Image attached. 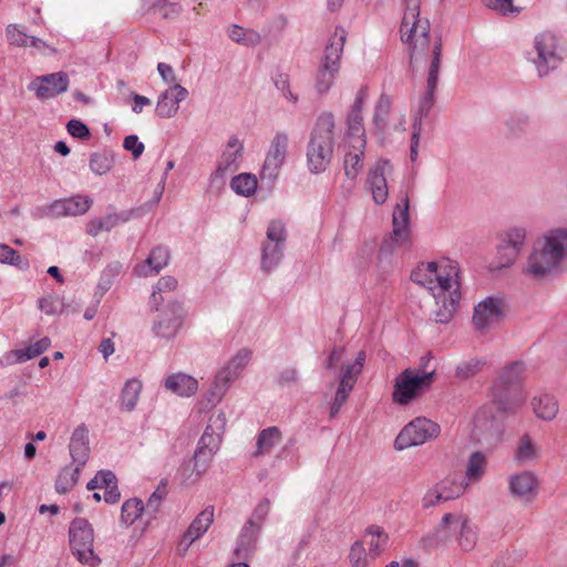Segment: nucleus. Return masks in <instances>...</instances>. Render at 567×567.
<instances>
[{"label":"nucleus","mask_w":567,"mask_h":567,"mask_svg":"<svg viewBox=\"0 0 567 567\" xmlns=\"http://www.w3.org/2000/svg\"><path fill=\"white\" fill-rule=\"evenodd\" d=\"M230 187L236 194L249 197L256 192L257 178L252 174L243 173L231 179Z\"/></svg>","instance_id":"nucleus-44"},{"label":"nucleus","mask_w":567,"mask_h":567,"mask_svg":"<svg viewBox=\"0 0 567 567\" xmlns=\"http://www.w3.org/2000/svg\"><path fill=\"white\" fill-rule=\"evenodd\" d=\"M225 426L226 416L224 413L218 412L210 415L194 455V468L198 474L206 471L208 463L219 450Z\"/></svg>","instance_id":"nucleus-10"},{"label":"nucleus","mask_w":567,"mask_h":567,"mask_svg":"<svg viewBox=\"0 0 567 567\" xmlns=\"http://www.w3.org/2000/svg\"><path fill=\"white\" fill-rule=\"evenodd\" d=\"M484 4L503 16H515L519 9L513 4V0H483Z\"/></svg>","instance_id":"nucleus-56"},{"label":"nucleus","mask_w":567,"mask_h":567,"mask_svg":"<svg viewBox=\"0 0 567 567\" xmlns=\"http://www.w3.org/2000/svg\"><path fill=\"white\" fill-rule=\"evenodd\" d=\"M348 560L351 567H369L370 558L369 551L363 545V540H355L348 554Z\"/></svg>","instance_id":"nucleus-48"},{"label":"nucleus","mask_w":567,"mask_h":567,"mask_svg":"<svg viewBox=\"0 0 567 567\" xmlns=\"http://www.w3.org/2000/svg\"><path fill=\"white\" fill-rule=\"evenodd\" d=\"M435 377V369H404L394 379L392 401L398 405L411 404L432 388Z\"/></svg>","instance_id":"nucleus-7"},{"label":"nucleus","mask_w":567,"mask_h":567,"mask_svg":"<svg viewBox=\"0 0 567 567\" xmlns=\"http://www.w3.org/2000/svg\"><path fill=\"white\" fill-rule=\"evenodd\" d=\"M368 95L369 93L367 86H361L357 92L354 102L346 116V142H357V140H365L362 110L364 103L368 100Z\"/></svg>","instance_id":"nucleus-22"},{"label":"nucleus","mask_w":567,"mask_h":567,"mask_svg":"<svg viewBox=\"0 0 567 567\" xmlns=\"http://www.w3.org/2000/svg\"><path fill=\"white\" fill-rule=\"evenodd\" d=\"M243 143L237 137L229 138L225 151L223 152L216 169L210 176L212 183L223 179L227 174L239 168V162L243 155Z\"/></svg>","instance_id":"nucleus-26"},{"label":"nucleus","mask_w":567,"mask_h":567,"mask_svg":"<svg viewBox=\"0 0 567 567\" xmlns=\"http://www.w3.org/2000/svg\"><path fill=\"white\" fill-rule=\"evenodd\" d=\"M346 40V30L337 27L326 47L323 59L316 75L315 89L320 95L327 94L334 83L340 71V60Z\"/></svg>","instance_id":"nucleus-8"},{"label":"nucleus","mask_w":567,"mask_h":567,"mask_svg":"<svg viewBox=\"0 0 567 567\" xmlns=\"http://www.w3.org/2000/svg\"><path fill=\"white\" fill-rule=\"evenodd\" d=\"M169 254L164 247H155L147 259L135 267V272L141 277L158 274L168 262Z\"/></svg>","instance_id":"nucleus-35"},{"label":"nucleus","mask_w":567,"mask_h":567,"mask_svg":"<svg viewBox=\"0 0 567 567\" xmlns=\"http://www.w3.org/2000/svg\"><path fill=\"white\" fill-rule=\"evenodd\" d=\"M287 230L279 220H272L267 228L266 240L261 246V270L266 274L274 271L284 257Z\"/></svg>","instance_id":"nucleus-14"},{"label":"nucleus","mask_w":567,"mask_h":567,"mask_svg":"<svg viewBox=\"0 0 567 567\" xmlns=\"http://www.w3.org/2000/svg\"><path fill=\"white\" fill-rule=\"evenodd\" d=\"M120 270H121V265L118 262L109 265L102 274L99 287L104 290H107L110 288V286L112 285L113 278L118 275Z\"/></svg>","instance_id":"nucleus-63"},{"label":"nucleus","mask_w":567,"mask_h":567,"mask_svg":"<svg viewBox=\"0 0 567 567\" xmlns=\"http://www.w3.org/2000/svg\"><path fill=\"white\" fill-rule=\"evenodd\" d=\"M66 130L68 133L75 138L87 140L91 136L87 125L80 120H70L66 124Z\"/></svg>","instance_id":"nucleus-60"},{"label":"nucleus","mask_w":567,"mask_h":567,"mask_svg":"<svg viewBox=\"0 0 567 567\" xmlns=\"http://www.w3.org/2000/svg\"><path fill=\"white\" fill-rule=\"evenodd\" d=\"M251 357V350L241 348L217 371L206 394L210 404H217L223 400L231 384L240 378Z\"/></svg>","instance_id":"nucleus-9"},{"label":"nucleus","mask_w":567,"mask_h":567,"mask_svg":"<svg viewBox=\"0 0 567 567\" xmlns=\"http://www.w3.org/2000/svg\"><path fill=\"white\" fill-rule=\"evenodd\" d=\"M543 455V449L535 437L528 433L519 434L513 447V461L518 466L537 463Z\"/></svg>","instance_id":"nucleus-24"},{"label":"nucleus","mask_w":567,"mask_h":567,"mask_svg":"<svg viewBox=\"0 0 567 567\" xmlns=\"http://www.w3.org/2000/svg\"><path fill=\"white\" fill-rule=\"evenodd\" d=\"M391 107V99L390 96L382 94L378 101L375 106L374 122L377 125H380L384 122L389 111Z\"/></svg>","instance_id":"nucleus-62"},{"label":"nucleus","mask_w":567,"mask_h":567,"mask_svg":"<svg viewBox=\"0 0 567 567\" xmlns=\"http://www.w3.org/2000/svg\"><path fill=\"white\" fill-rule=\"evenodd\" d=\"M392 237L396 246H403L410 243V202L406 193H402L400 200L394 206L392 213Z\"/></svg>","instance_id":"nucleus-23"},{"label":"nucleus","mask_w":567,"mask_h":567,"mask_svg":"<svg viewBox=\"0 0 567 567\" xmlns=\"http://www.w3.org/2000/svg\"><path fill=\"white\" fill-rule=\"evenodd\" d=\"M430 22L420 18V6L405 7L400 28L401 39L409 45L410 63L413 69L432 60V49L440 44V63H442V41L429 38Z\"/></svg>","instance_id":"nucleus-4"},{"label":"nucleus","mask_w":567,"mask_h":567,"mask_svg":"<svg viewBox=\"0 0 567 567\" xmlns=\"http://www.w3.org/2000/svg\"><path fill=\"white\" fill-rule=\"evenodd\" d=\"M275 86L289 103H298L299 96L291 90L290 82L287 75L279 74L275 79Z\"/></svg>","instance_id":"nucleus-57"},{"label":"nucleus","mask_w":567,"mask_h":567,"mask_svg":"<svg viewBox=\"0 0 567 567\" xmlns=\"http://www.w3.org/2000/svg\"><path fill=\"white\" fill-rule=\"evenodd\" d=\"M508 488L514 497L529 502L537 495L538 478L534 472L524 470L509 476Z\"/></svg>","instance_id":"nucleus-28"},{"label":"nucleus","mask_w":567,"mask_h":567,"mask_svg":"<svg viewBox=\"0 0 567 567\" xmlns=\"http://www.w3.org/2000/svg\"><path fill=\"white\" fill-rule=\"evenodd\" d=\"M470 518L463 513H446L441 518L432 534L422 538L425 547H433L446 542L452 536L458 535Z\"/></svg>","instance_id":"nucleus-20"},{"label":"nucleus","mask_w":567,"mask_h":567,"mask_svg":"<svg viewBox=\"0 0 567 567\" xmlns=\"http://www.w3.org/2000/svg\"><path fill=\"white\" fill-rule=\"evenodd\" d=\"M367 140H357V142H346V153L343 158V169L347 178L355 181L364 166V150Z\"/></svg>","instance_id":"nucleus-30"},{"label":"nucleus","mask_w":567,"mask_h":567,"mask_svg":"<svg viewBox=\"0 0 567 567\" xmlns=\"http://www.w3.org/2000/svg\"><path fill=\"white\" fill-rule=\"evenodd\" d=\"M525 58L539 78H546L566 61L567 41L556 31L543 30L534 35Z\"/></svg>","instance_id":"nucleus-5"},{"label":"nucleus","mask_w":567,"mask_h":567,"mask_svg":"<svg viewBox=\"0 0 567 567\" xmlns=\"http://www.w3.org/2000/svg\"><path fill=\"white\" fill-rule=\"evenodd\" d=\"M533 411L537 417L551 421L558 413V402L549 394H540L532 400Z\"/></svg>","instance_id":"nucleus-42"},{"label":"nucleus","mask_w":567,"mask_h":567,"mask_svg":"<svg viewBox=\"0 0 567 567\" xmlns=\"http://www.w3.org/2000/svg\"><path fill=\"white\" fill-rule=\"evenodd\" d=\"M411 279L424 287L435 299L436 322H450L461 300L458 264L447 258L421 262L412 271Z\"/></svg>","instance_id":"nucleus-1"},{"label":"nucleus","mask_w":567,"mask_h":567,"mask_svg":"<svg viewBox=\"0 0 567 567\" xmlns=\"http://www.w3.org/2000/svg\"><path fill=\"white\" fill-rule=\"evenodd\" d=\"M504 317V302L497 297H486L474 308L473 324L480 332L487 331Z\"/></svg>","instance_id":"nucleus-21"},{"label":"nucleus","mask_w":567,"mask_h":567,"mask_svg":"<svg viewBox=\"0 0 567 567\" xmlns=\"http://www.w3.org/2000/svg\"><path fill=\"white\" fill-rule=\"evenodd\" d=\"M143 390V383L141 380L133 378L125 382L121 395H120V408L125 412H132L136 409L140 401V396Z\"/></svg>","instance_id":"nucleus-39"},{"label":"nucleus","mask_w":567,"mask_h":567,"mask_svg":"<svg viewBox=\"0 0 567 567\" xmlns=\"http://www.w3.org/2000/svg\"><path fill=\"white\" fill-rule=\"evenodd\" d=\"M145 509L143 502L138 498H131L123 503L121 509V523L128 527L142 515Z\"/></svg>","instance_id":"nucleus-45"},{"label":"nucleus","mask_w":567,"mask_h":567,"mask_svg":"<svg viewBox=\"0 0 567 567\" xmlns=\"http://www.w3.org/2000/svg\"><path fill=\"white\" fill-rule=\"evenodd\" d=\"M269 507H270V504H269L268 499L261 501L254 509V512H252L250 518L247 520V523L261 529L262 523L269 513Z\"/></svg>","instance_id":"nucleus-59"},{"label":"nucleus","mask_w":567,"mask_h":567,"mask_svg":"<svg viewBox=\"0 0 567 567\" xmlns=\"http://www.w3.org/2000/svg\"><path fill=\"white\" fill-rule=\"evenodd\" d=\"M92 204L93 200L89 196L75 195L54 200L49 206V213L54 217L79 216L85 214Z\"/></svg>","instance_id":"nucleus-31"},{"label":"nucleus","mask_w":567,"mask_h":567,"mask_svg":"<svg viewBox=\"0 0 567 567\" xmlns=\"http://www.w3.org/2000/svg\"><path fill=\"white\" fill-rule=\"evenodd\" d=\"M440 63V44H436L432 49V60L430 61L427 68V76H426V92L420 100L419 105V114L420 117L426 115L434 103V92L437 86L439 73L441 69Z\"/></svg>","instance_id":"nucleus-29"},{"label":"nucleus","mask_w":567,"mask_h":567,"mask_svg":"<svg viewBox=\"0 0 567 567\" xmlns=\"http://www.w3.org/2000/svg\"><path fill=\"white\" fill-rule=\"evenodd\" d=\"M0 262L14 266L21 270H25L29 267V261L6 244H0Z\"/></svg>","instance_id":"nucleus-52"},{"label":"nucleus","mask_w":567,"mask_h":567,"mask_svg":"<svg viewBox=\"0 0 567 567\" xmlns=\"http://www.w3.org/2000/svg\"><path fill=\"white\" fill-rule=\"evenodd\" d=\"M527 241V229L523 226H512L499 235L497 246L498 267L512 266L518 258Z\"/></svg>","instance_id":"nucleus-17"},{"label":"nucleus","mask_w":567,"mask_h":567,"mask_svg":"<svg viewBox=\"0 0 567 567\" xmlns=\"http://www.w3.org/2000/svg\"><path fill=\"white\" fill-rule=\"evenodd\" d=\"M176 287H177V280L174 277H171V276L162 277L157 281L155 289L153 291V295L151 297V301H150L151 306H161L162 303H164L166 301V299L163 296V293L171 292V291L175 290Z\"/></svg>","instance_id":"nucleus-49"},{"label":"nucleus","mask_w":567,"mask_h":567,"mask_svg":"<svg viewBox=\"0 0 567 567\" xmlns=\"http://www.w3.org/2000/svg\"><path fill=\"white\" fill-rule=\"evenodd\" d=\"M228 37L231 41L245 47H256L261 42V35L257 31L245 29L238 24L229 27Z\"/></svg>","instance_id":"nucleus-43"},{"label":"nucleus","mask_w":567,"mask_h":567,"mask_svg":"<svg viewBox=\"0 0 567 567\" xmlns=\"http://www.w3.org/2000/svg\"><path fill=\"white\" fill-rule=\"evenodd\" d=\"M70 84L65 72H55L35 76L28 85L38 100L47 101L56 97L68 91Z\"/></svg>","instance_id":"nucleus-19"},{"label":"nucleus","mask_w":567,"mask_h":567,"mask_svg":"<svg viewBox=\"0 0 567 567\" xmlns=\"http://www.w3.org/2000/svg\"><path fill=\"white\" fill-rule=\"evenodd\" d=\"M525 372V364L520 361L505 365L491 388V403L478 409L474 416V425L481 431L493 427L496 414L514 413L520 408L526 395L519 388Z\"/></svg>","instance_id":"nucleus-2"},{"label":"nucleus","mask_w":567,"mask_h":567,"mask_svg":"<svg viewBox=\"0 0 567 567\" xmlns=\"http://www.w3.org/2000/svg\"><path fill=\"white\" fill-rule=\"evenodd\" d=\"M260 532L261 529L246 522L239 533L235 548V553L238 558L246 559L251 556L256 549Z\"/></svg>","instance_id":"nucleus-36"},{"label":"nucleus","mask_w":567,"mask_h":567,"mask_svg":"<svg viewBox=\"0 0 567 567\" xmlns=\"http://www.w3.org/2000/svg\"><path fill=\"white\" fill-rule=\"evenodd\" d=\"M288 145V134L285 132L276 133L270 142L260 171V181L262 184L266 183L270 187L278 178L279 172L286 162Z\"/></svg>","instance_id":"nucleus-16"},{"label":"nucleus","mask_w":567,"mask_h":567,"mask_svg":"<svg viewBox=\"0 0 567 567\" xmlns=\"http://www.w3.org/2000/svg\"><path fill=\"white\" fill-rule=\"evenodd\" d=\"M51 346V340L49 338H42L38 340L37 342L30 344L24 350H14L7 353V361L8 363H16V362H24L27 360H30L32 358H35L40 354H42L44 351L49 349Z\"/></svg>","instance_id":"nucleus-41"},{"label":"nucleus","mask_w":567,"mask_h":567,"mask_svg":"<svg viewBox=\"0 0 567 567\" xmlns=\"http://www.w3.org/2000/svg\"><path fill=\"white\" fill-rule=\"evenodd\" d=\"M166 495H167V482L161 481L157 488L150 496V498L146 503L145 509L153 514L157 513L161 507V504H162L163 499L166 497Z\"/></svg>","instance_id":"nucleus-55"},{"label":"nucleus","mask_w":567,"mask_h":567,"mask_svg":"<svg viewBox=\"0 0 567 567\" xmlns=\"http://www.w3.org/2000/svg\"><path fill=\"white\" fill-rule=\"evenodd\" d=\"M157 312L152 321L153 336L161 340H172L183 327L186 311L183 302L168 300L164 307L151 306Z\"/></svg>","instance_id":"nucleus-11"},{"label":"nucleus","mask_w":567,"mask_h":567,"mask_svg":"<svg viewBox=\"0 0 567 567\" xmlns=\"http://www.w3.org/2000/svg\"><path fill=\"white\" fill-rule=\"evenodd\" d=\"M163 385L167 391L178 395L189 398L198 390V381L184 372H176L167 375Z\"/></svg>","instance_id":"nucleus-34"},{"label":"nucleus","mask_w":567,"mask_h":567,"mask_svg":"<svg viewBox=\"0 0 567 567\" xmlns=\"http://www.w3.org/2000/svg\"><path fill=\"white\" fill-rule=\"evenodd\" d=\"M282 441V433L277 426H269L260 431L256 437V449L252 457L268 455Z\"/></svg>","instance_id":"nucleus-37"},{"label":"nucleus","mask_w":567,"mask_h":567,"mask_svg":"<svg viewBox=\"0 0 567 567\" xmlns=\"http://www.w3.org/2000/svg\"><path fill=\"white\" fill-rule=\"evenodd\" d=\"M130 219V213L109 214L101 218H93L86 225V233L93 237L101 231H110L117 225L126 223Z\"/></svg>","instance_id":"nucleus-40"},{"label":"nucleus","mask_w":567,"mask_h":567,"mask_svg":"<svg viewBox=\"0 0 567 567\" xmlns=\"http://www.w3.org/2000/svg\"><path fill=\"white\" fill-rule=\"evenodd\" d=\"M188 96L186 87L179 83L168 86L164 92L158 95L155 112L161 118L174 117L178 110L179 103Z\"/></svg>","instance_id":"nucleus-25"},{"label":"nucleus","mask_w":567,"mask_h":567,"mask_svg":"<svg viewBox=\"0 0 567 567\" xmlns=\"http://www.w3.org/2000/svg\"><path fill=\"white\" fill-rule=\"evenodd\" d=\"M567 264V227L546 229L534 243L523 274L542 280L561 272Z\"/></svg>","instance_id":"nucleus-3"},{"label":"nucleus","mask_w":567,"mask_h":567,"mask_svg":"<svg viewBox=\"0 0 567 567\" xmlns=\"http://www.w3.org/2000/svg\"><path fill=\"white\" fill-rule=\"evenodd\" d=\"M480 368H481L480 361L472 359V360L460 363L456 367L455 373H456L457 378L465 380V379H468V378L475 375L480 371Z\"/></svg>","instance_id":"nucleus-61"},{"label":"nucleus","mask_w":567,"mask_h":567,"mask_svg":"<svg viewBox=\"0 0 567 567\" xmlns=\"http://www.w3.org/2000/svg\"><path fill=\"white\" fill-rule=\"evenodd\" d=\"M487 471V457L482 452H474L468 456L465 467V486L482 481Z\"/></svg>","instance_id":"nucleus-38"},{"label":"nucleus","mask_w":567,"mask_h":567,"mask_svg":"<svg viewBox=\"0 0 567 567\" xmlns=\"http://www.w3.org/2000/svg\"><path fill=\"white\" fill-rule=\"evenodd\" d=\"M69 449L70 455L76 466H84L90 455L89 430L84 424L74 429L71 435Z\"/></svg>","instance_id":"nucleus-32"},{"label":"nucleus","mask_w":567,"mask_h":567,"mask_svg":"<svg viewBox=\"0 0 567 567\" xmlns=\"http://www.w3.org/2000/svg\"><path fill=\"white\" fill-rule=\"evenodd\" d=\"M435 486L442 493L445 501L458 498L466 488L465 483L458 482L455 477H445Z\"/></svg>","instance_id":"nucleus-47"},{"label":"nucleus","mask_w":567,"mask_h":567,"mask_svg":"<svg viewBox=\"0 0 567 567\" xmlns=\"http://www.w3.org/2000/svg\"><path fill=\"white\" fill-rule=\"evenodd\" d=\"M214 522V507L204 508L189 524L178 544V550L184 555L190 545L199 539Z\"/></svg>","instance_id":"nucleus-27"},{"label":"nucleus","mask_w":567,"mask_h":567,"mask_svg":"<svg viewBox=\"0 0 567 567\" xmlns=\"http://www.w3.org/2000/svg\"><path fill=\"white\" fill-rule=\"evenodd\" d=\"M530 124V117L523 113L513 115L507 122V126L514 135L527 132Z\"/></svg>","instance_id":"nucleus-58"},{"label":"nucleus","mask_w":567,"mask_h":567,"mask_svg":"<svg viewBox=\"0 0 567 567\" xmlns=\"http://www.w3.org/2000/svg\"><path fill=\"white\" fill-rule=\"evenodd\" d=\"M393 173V166L386 159L377 161L367 174L365 188L370 192L375 205H383L389 197L388 178Z\"/></svg>","instance_id":"nucleus-18"},{"label":"nucleus","mask_w":567,"mask_h":567,"mask_svg":"<svg viewBox=\"0 0 567 567\" xmlns=\"http://www.w3.org/2000/svg\"><path fill=\"white\" fill-rule=\"evenodd\" d=\"M70 546L78 560L90 567L100 565L101 559L93 550L94 532L85 518L72 520L69 529Z\"/></svg>","instance_id":"nucleus-12"},{"label":"nucleus","mask_w":567,"mask_h":567,"mask_svg":"<svg viewBox=\"0 0 567 567\" xmlns=\"http://www.w3.org/2000/svg\"><path fill=\"white\" fill-rule=\"evenodd\" d=\"M367 360L364 351H359L353 362L343 365L338 375V386L334 398L330 403V417H336L342 405L347 402L349 394L354 388L359 375L363 370Z\"/></svg>","instance_id":"nucleus-15"},{"label":"nucleus","mask_w":567,"mask_h":567,"mask_svg":"<svg viewBox=\"0 0 567 567\" xmlns=\"http://www.w3.org/2000/svg\"><path fill=\"white\" fill-rule=\"evenodd\" d=\"M458 546L463 551H471L474 549L477 542V533L471 524V520L466 523L457 535Z\"/></svg>","instance_id":"nucleus-54"},{"label":"nucleus","mask_w":567,"mask_h":567,"mask_svg":"<svg viewBox=\"0 0 567 567\" xmlns=\"http://www.w3.org/2000/svg\"><path fill=\"white\" fill-rule=\"evenodd\" d=\"M81 467L75 466L74 468L66 466L62 468L55 481V489L60 494L70 492L79 481V473Z\"/></svg>","instance_id":"nucleus-46"},{"label":"nucleus","mask_w":567,"mask_h":567,"mask_svg":"<svg viewBox=\"0 0 567 567\" xmlns=\"http://www.w3.org/2000/svg\"><path fill=\"white\" fill-rule=\"evenodd\" d=\"M151 7L154 12L159 13L164 19H175L182 12V6L173 0H152Z\"/></svg>","instance_id":"nucleus-51"},{"label":"nucleus","mask_w":567,"mask_h":567,"mask_svg":"<svg viewBox=\"0 0 567 567\" xmlns=\"http://www.w3.org/2000/svg\"><path fill=\"white\" fill-rule=\"evenodd\" d=\"M336 118L332 112H321L310 133L307 145V166L311 174L323 173L330 165L334 152Z\"/></svg>","instance_id":"nucleus-6"},{"label":"nucleus","mask_w":567,"mask_h":567,"mask_svg":"<svg viewBox=\"0 0 567 567\" xmlns=\"http://www.w3.org/2000/svg\"><path fill=\"white\" fill-rule=\"evenodd\" d=\"M31 37L32 35H28L24 28L19 24L13 23L6 28V38L10 45L27 48L31 42Z\"/></svg>","instance_id":"nucleus-50"},{"label":"nucleus","mask_w":567,"mask_h":567,"mask_svg":"<svg viewBox=\"0 0 567 567\" xmlns=\"http://www.w3.org/2000/svg\"><path fill=\"white\" fill-rule=\"evenodd\" d=\"M123 147L131 152L135 159L138 158L145 150L144 144L140 142L136 135L126 136L124 138Z\"/></svg>","instance_id":"nucleus-64"},{"label":"nucleus","mask_w":567,"mask_h":567,"mask_svg":"<svg viewBox=\"0 0 567 567\" xmlns=\"http://www.w3.org/2000/svg\"><path fill=\"white\" fill-rule=\"evenodd\" d=\"M360 540H363L364 546L368 545L367 550L370 558L374 560L386 550L389 535L382 526L373 524L364 529Z\"/></svg>","instance_id":"nucleus-33"},{"label":"nucleus","mask_w":567,"mask_h":567,"mask_svg":"<svg viewBox=\"0 0 567 567\" xmlns=\"http://www.w3.org/2000/svg\"><path fill=\"white\" fill-rule=\"evenodd\" d=\"M113 165V156L107 153H93L89 162L90 169L95 175H104L109 173Z\"/></svg>","instance_id":"nucleus-53"},{"label":"nucleus","mask_w":567,"mask_h":567,"mask_svg":"<svg viewBox=\"0 0 567 567\" xmlns=\"http://www.w3.org/2000/svg\"><path fill=\"white\" fill-rule=\"evenodd\" d=\"M441 427L437 423L426 417H415L409 422L398 434L394 449L403 451L419 446L440 435Z\"/></svg>","instance_id":"nucleus-13"}]
</instances>
